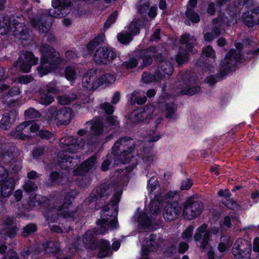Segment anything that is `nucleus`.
Listing matches in <instances>:
<instances>
[{"label":"nucleus","mask_w":259,"mask_h":259,"mask_svg":"<svg viewBox=\"0 0 259 259\" xmlns=\"http://www.w3.org/2000/svg\"><path fill=\"white\" fill-rule=\"evenodd\" d=\"M131 170V168L130 170L125 168V170L122 169L120 172L117 170L115 176L118 177V181L116 184L111 186L102 184L94 189L88 197V201L90 202L100 199L104 200L111 192L114 191L111 203L103 207L101 219L97 222L98 229L96 231L94 230L87 231L82 238L77 240L79 245L83 244L86 248L94 250L98 248V255L99 258L110 255L112 251L109 241L100 240L97 243L95 241L94 235L95 234L103 235L107 229L117 228L118 203L122 194V187L128 182V175Z\"/></svg>","instance_id":"f257e3e1"},{"label":"nucleus","mask_w":259,"mask_h":259,"mask_svg":"<svg viewBox=\"0 0 259 259\" xmlns=\"http://www.w3.org/2000/svg\"><path fill=\"white\" fill-rule=\"evenodd\" d=\"M147 189L151 201L149 204L150 213L156 214L160 208L164 205L163 215L165 220L171 221L176 219L181 212L179 204L171 200L177 195L176 192H169L164 196L157 179L152 177L148 182Z\"/></svg>","instance_id":"f03ea898"},{"label":"nucleus","mask_w":259,"mask_h":259,"mask_svg":"<svg viewBox=\"0 0 259 259\" xmlns=\"http://www.w3.org/2000/svg\"><path fill=\"white\" fill-rule=\"evenodd\" d=\"M135 143L133 139L125 137L117 141L112 148V153L108 155L107 158L103 162L101 169L106 171L113 160L114 165L125 164L132 162L133 167L137 163L133 156Z\"/></svg>","instance_id":"7ed1b4c3"},{"label":"nucleus","mask_w":259,"mask_h":259,"mask_svg":"<svg viewBox=\"0 0 259 259\" xmlns=\"http://www.w3.org/2000/svg\"><path fill=\"white\" fill-rule=\"evenodd\" d=\"M39 50L42 56L40 59V65L37 67V70L39 74L42 76L56 69L63 60L59 53L47 44H42L40 46Z\"/></svg>","instance_id":"20e7f679"},{"label":"nucleus","mask_w":259,"mask_h":259,"mask_svg":"<svg viewBox=\"0 0 259 259\" xmlns=\"http://www.w3.org/2000/svg\"><path fill=\"white\" fill-rule=\"evenodd\" d=\"M174 68L171 63L167 61H162L157 66L154 75L148 72H144L142 80L144 82L150 83L153 81H160L163 78L168 77L173 72Z\"/></svg>","instance_id":"39448f33"},{"label":"nucleus","mask_w":259,"mask_h":259,"mask_svg":"<svg viewBox=\"0 0 259 259\" xmlns=\"http://www.w3.org/2000/svg\"><path fill=\"white\" fill-rule=\"evenodd\" d=\"M196 39L193 36L189 34H185L182 37L180 40L182 45H186V50H183V47H181L179 52L176 56V61L179 65L184 64L188 59L189 53L191 52L194 54L197 52V49L194 45Z\"/></svg>","instance_id":"423d86ee"},{"label":"nucleus","mask_w":259,"mask_h":259,"mask_svg":"<svg viewBox=\"0 0 259 259\" xmlns=\"http://www.w3.org/2000/svg\"><path fill=\"white\" fill-rule=\"evenodd\" d=\"M158 109L152 105L146 106L143 109L135 110L129 115L130 120L133 123L145 121L149 122L155 118Z\"/></svg>","instance_id":"0eeeda50"},{"label":"nucleus","mask_w":259,"mask_h":259,"mask_svg":"<svg viewBox=\"0 0 259 259\" xmlns=\"http://www.w3.org/2000/svg\"><path fill=\"white\" fill-rule=\"evenodd\" d=\"M236 22L233 16L224 17L220 15L219 17L213 20V28L212 33L207 32L204 35V38L206 41L212 40L221 34V28L225 26H230Z\"/></svg>","instance_id":"6e6552de"},{"label":"nucleus","mask_w":259,"mask_h":259,"mask_svg":"<svg viewBox=\"0 0 259 259\" xmlns=\"http://www.w3.org/2000/svg\"><path fill=\"white\" fill-rule=\"evenodd\" d=\"M96 162V157L92 156L73 170L72 172L74 176H81L80 179L78 180V184L80 186L84 187L90 184L91 180L88 177L84 176V174L95 168Z\"/></svg>","instance_id":"1a4fd4ad"},{"label":"nucleus","mask_w":259,"mask_h":259,"mask_svg":"<svg viewBox=\"0 0 259 259\" xmlns=\"http://www.w3.org/2000/svg\"><path fill=\"white\" fill-rule=\"evenodd\" d=\"M118 122L116 117L112 116H108L107 119V123L104 126L102 125V120L99 117H96L91 121L86 122L85 125H90L92 132L96 135H101L107 133L108 128L110 126H117Z\"/></svg>","instance_id":"9d476101"},{"label":"nucleus","mask_w":259,"mask_h":259,"mask_svg":"<svg viewBox=\"0 0 259 259\" xmlns=\"http://www.w3.org/2000/svg\"><path fill=\"white\" fill-rule=\"evenodd\" d=\"M160 138V134L153 130L146 134L145 142L149 143V147H144L140 154V156L145 164H149L154 160L155 156L151 151V148L153 146L152 143L157 141Z\"/></svg>","instance_id":"9b49d317"},{"label":"nucleus","mask_w":259,"mask_h":259,"mask_svg":"<svg viewBox=\"0 0 259 259\" xmlns=\"http://www.w3.org/2000/svg\"><path fill=\"white\" fill-rule=\"evenodd\" d=\"M219 233V230L215 228L208 230L207 225L204 224L196 229L194 239L198 242V245L202 249H205L208 245L210 235L211 234L217 236Z\"/></svg>","instance_id":"f8f14e48"},{"label":"nucleus","mask_w":259,"mask_h":259,"mask_svg":"<svg viewBox=\"0 0 259 259\" xmlns=\"http://www.w3.org/2000/svg\"><path fill=\"white\" fill-rule=\"evenodd\" d=\"M0 226V235L3 234L11 239L17 236L19 229L17 226L16 218L9 215L4 217L2 219Z\"/></svg>","instance_id":"ddd939ff"},{"label":"nucleus","mask_w":259,"mask_h":259,"mask_svg":"<svg viewBox=\"0 0 259 259\" xmlns=\"http://www.w3.org/2000/svg\"><path fill=\"white\" fill-rule=\"evenodd\" d=\"M68 140L69 143L66 144V170L67 169L69 171L74 167V164H76L78 160L77 158L68 156L67 153H75L83 146V143L81 141L78 142V140L71 137H69Z\"/></svg>","instance_id":"4468645a"},{"label":"nucleus","mask_w":259,"mask_h":259,"mask_svg":"<svg viewBox=\"0 0 259 259\" xmlns=\"http://www.w3.org/2000/svg\"><path fill=\"white\" fill-rule=\"evenodd\" d=\"M250 243L246 240L237 239L234 244L232 252L236 259H250Z\"/></svg>","instance_id":"2eb2a0df"},{"label":"nucleus","mask_w":259,"mask_h":259,"mask_svg":"<svg viewBox=\"0 0 259 259\" xmlns=\"http://www.w3.org/2000/svg\"><path fill=\"white\" fill-rule=\"evenodd\" d=\"M38 61V58H36L32 52L26 51L22 53L14 65L17 67H19L22 72L27 73L30 71L32 66L37 64Z\"/></svg>","instance_id":"dca6fc26"},{"label":"nucleus","mask_w":259,"mask_h":259,"mask_svg":"<svg viewBox=\"0 0 259 259\" xmlns=\"http://www.w3.org/2000/svg\"><path fill=\"white\" fill-rule=\"evenodd\" d=\"M30 23L34 28L38 29L40 33H46L51 28L53 18L47 13H41L31 19Z\"/></svg>","instance_id":"f3484780"},{"label":"nucleus","mask_w":259,"mask_h":259,"mask_svg":"<svg viewBox=\"0 0 259 259\" xmlns=\"http://www.w3.org/2000/svg\"><path fill=\"white\" fill-rule=\"evenodd\" d=\"M163 239L152 234L149 240H145L142 243V255L140 259H151L148 254L149 251H156L163 243Z\"/></svg>","instance_id":"a211bd4d"},{"label":"nucleus","mask_w":259,"mask_h":259,"mask_svg":"<svg viewBox=\"0 0 259 259\" xmlns=\"http://www.w3.org/2000/svg\"><path fill=\"white\" fill-rule=\"evenodd\" d=\"M93 58L97 64H109L116 59V55L112 49L100 47L96 51Z\"/></svg>","instance_id":"6ab92c4d"},{"label":"nucleus","mask_w":259,"mask_h":259,"mask_svg":"<svg viewBox=\"0 0 259 259\" xmlns=\"http://www.w3.org/2000/svg\"><path fill=\"white\" fill-rule=\"evenodd\" d=\"M202 210V204L201 202L188 200L185 203L183 214L185 219L191 220L198 217Z\"/></svg>","instance_id":"aec40b11"},{"label":"nucleus","mask_w":259,"mask_h":259,"mask_svg":"<svg viewBox=\"0 0 259 259\" xmlns=\"http://www.w3.org/2000/svg\"><path fill=\"white\" fill-rule=\"evenodd\" d=\"M174 99V97L169 95H162L159 99V107L164 106L165 117L170 120H174L176 118L175 111L177 106L173 102Z\"/></svg>","instance_id":"412c9836"},{"label":"nucleus","mask_w":259,"mask_h":259,"mask_svg":"<svg viewBox=\"0 0 259 259\" xmlns=\"http://www.w3.org/2000/svg\"><path fill=\"white\" fill-rule=\"evenodd\" d=\"M240 52L236 50H231L226 56L225 59L221 62V67L225 72L233 70L234 68L240 61Z\"/></svg>","instance_id":"4be33fe9"},{"label":"nucleus","mask_w":259,"mask_h":259,"mask_svg":"<svg viewBox=\"0 0 259 259\" xmlns=\"http://www.w3.org/2000/svg\"><path fill=\"white\" fill-rule=\"evenodd\" d=\"M12 32V35L15 37L23 40L29 38V31L24 24L18 21H13L11 24L9 32Z\"/></svg>","instance_id":"5701e85b"},{"label":"nucleus","mask_w":259,"mask_h":259,"mask_svg":"<svg viewBox=\"0 0 259 259\" xmlns=\"http://www.w3.org/2000/svg\"><path fill=\"white\" fill-rule=\"evenodd\" d=\"M182 84L180 91L182 94L193 95L200 91V88L196 84V80L193 78H190L188 80H184Z\"/></svg>","instance_id":"b1692460"},{"label":"nucleus","mask_w":259,"mask_h":259,"mask_svg":"<svg viewBox=\"0 0 259 259\" xmlns=\"http://www.w3.org/2000/svg\"><path fill=\"white\" fill-rule=\"evenodd\" d=\"M11 135L16 139L22 140H27L30 138L29 129L28 128V123L27 122H24L22 124L18 125L15 130L11 132Z\"/></svg>","instance_id":"393cba45"},{"label":"nucleus","mask_w":259,"mask_h":259,"mask_svg":"<svg viewBox=\"0 0 259 259\" xmlns=\"http://www.w3.org/2000/svg\"><path fill=\"white\" fill-rule=\"evenodd\" d=\"M52 5L53 8L49 12V15L53 18H63L65 9V0H52Z\"/></svg>","instance_id":"a878e982"},{"label":"nucleus","mask_w":259,"mask_h":259,"mask_svg":"<svg viewBox=\"0 0 259 259\" xmlns=\"http://www.w3.org/2000/svg\"><path fill=\"white\" fill-rule=\"evenodd\" d=\"M95 71L91 70L83 75L82 79V84L83 88L90 90L99 86L98 78L95 80Z\"/></svg>","instance_id":"bb28decb"},{"label":"nucleus","mask_w":259,"mask_h":259,"mask_svg":"<svg viewBox=\"0 0 259 259\" xmlns=\"http://www.w3.org/2000/svg\"><path fill=\"white\" fill-rule=\"evenodd\" d=\"M15 183L14 179L9 178L0 183L1 191L0 196L3 198H8L11 195L12 191L15 187Z\"/></svg>","instance_id":"cd10ccee"},{"label":"nucleus","mask_w":259,"mask_h":259,"mask_svg":"<svg viewBox=\"0 0 259 259\" xmlns=\"http://www.w3.org/2000/svg\"><path fill=\"white\" fill-rule=\"evenodd\" d=\"M242 18L244 23L249 27L259 25V8L254 9L251 15L249 13H244Z\"/></svg>","instance_id":"c85d7f7f"},{"label":"nucleus","mask_w":259,"mask_h":259,"mask_svg":"<svg viewBox=\"0 0 259 259\" xmlns=\"http://www.w3.org/2000/svg\"><path fill=\"white\" fill-rule=\"evenodd\" d=\"M17 116V112L15 109L10 110L4 114L1 121V126L4 130L9 128L15 122Z\"/></svg>","instance_id":"c756f323"},{"label":"nucleus","mask_w":259,"mask_h":259,"mask_svg":"<svg viewBox=\"0 0 259 259\" xmlns=\"http://www.w3.org/2000/svg\"><path fill=\"white\" fill-rule=\"evenodd\" d=\"M135 218L137 219V221L139 222V227L141 228L150 230L155 229L151 220L146 213H142L138 216L136 214Z\"/></svg>","instance_id":"7c9ffc66"},{"label":"nucleus","mask_w":259,"mask_h":259,"mask_svg":"<svg viewBox=\"0 0 259 259\" xmlns=\"http://www.w3.org/2000/svg\"><path fill=\"white\" fill-rule=\"evenodd\" d=\"M0 161L1 164L11 166L17 161L16 154L9 150L2 152L0 153Z\"/></svg>","instance_id":"2f4dec72"},{"label":"nucleus","mask_w":259,"mask_h":259,"mask_svg":"<svg viewBox=\"0 0 259 259\" xmlns=\"http://www.w3.org/2000/svg\"><path fill=\"white\" fill-rule=\"evenodd\" d=\"M144 26V23L142 20H134L128 25L125 27V30L131 33L133 36L138 35L141 28Z\"/></svg>","instance_id":"473e14b6"},{"label":"nucleus","mask_w":259,"mask_h":259,"mask_svg":"<svg viewBox=\"0 0 259 259\" xmlns=\"http://www.w3.org/2000/svg\"><path fill=\"white\" fill-rule=\"evenodd\" d=\"M156 51L155 48L152 47L146 50H142L140 52V56L145 65L151 64L152 58L156 56Z\"/></svg>","instance_id":"72a5a7b5"},{"label":"nucleus","mask_w":259,"mask_h":259,"mask_svg":"<svg viewBox=\"0 0 259 259\" xmlns=\"http://www.w3.org/2000/svg\"><path fill=\"white\" fill-rule=\"evenodd\" d=\"M119 62L114 64L117 72H121L124 68L131 69L135 67L138 64V60L133 58H131L128 61L125 62H122L120 59H118Z\"/></svg>","instance_id":"f704fd0d"},{"label":"nucleus","mask_w":259,"mask_h":259,"mask_svg":"<svg viewBox=\"0 0 259 259\" xmlns=\"http://www.w3.org/2000/svg\"><path fill=\"white\" fill-rule=\"evenodd\" d=\"M54 101V97L40 88L38 92V102L46 106H48Z\"/></svg>","instance_id":"c9c22d12"},{"label":"nucleus","mask_w":259,"mask_h":259,"mask_svg":"<svg viewBox=\"0 0 259 259\" xmlns=\"http://www.w3.org/2000/svg\"><path fill=\"white\" fill-rule=\"evenodd\" d=\"M9 16L0 13V34L5 35L9 32L11 24Z\"/></svg>","instance_id":"e433bc0d"},{"label":"nucleus","mask_w":259,"mask_h":259,"mask_svg":"<svg viewBox=\"0 0 259 259\" xmlns=\"http://www.w3.org/2000/svg\"><path fill=\"white\" fill-rule=\"evenodd\" d=\"M37 230V226L35 224L29 223L22 229L21 235L24 238L32 236Z\"/></svg>","instance_id":"4c0bfd02"},{"label":"nucleus","mask_w":259,"mask_h":259,"mask_svg":"<svg viewBox=\"0 0 259 259\" xmlns=\"http://www.w3.org/2000/svg\"><path fill=\"white\" fill-rule=\"evenodd\" d=\"M147 100L146 97L143 93L138 91H135L131 94L130 102L131 104L137 103L139 105L144 104Z\"/></svg>","instance_id":"58836bf2"},{"label":"nucleus","mask_w":259,"mask_h":259,"mask_svg":"<svg viewBox=\"0 0 259 259\" xmlns=\"http://www.w3.org/2000/svg\"><path fill=\"white\" fill-rule=\"evenodd\" d=\"M248 202V204H247L245 202H244L243 203L238 204L235 201L232 200V199H226L223 202L224 204L228 208L232 209H237L241 208L243 209L248 208L249 206L250 207L252 206V204H250L249 202Z\"/></svg>","instance_id":"ea45409f"},{"label":"nucleus","mask_w":259,"mask_h":259,"mask_svg":"<svg viewBox=\"0 0 259 259\" xmlns=\"http://www.w3.org/2000/svg\"><path fill=\"white\" fill-rule=\"evenodd\" d=\"M116 80V76L111 73H104L98 78L99 86L103 84L113 83Z\"/></svg>","instance_id":"a19ab883"},{"label":"nucleus","mask_w":259,"mask_h":259,"mask_svg":"<svg viewBox=\"0 0 259 259\" xmlns=\"http://www.w3.org/2000/svg\"><path fill=\"white\" fill-rule=\"evenodd\" d=\"M134 36L131 33L127 32L125 28L117 34L118 41L122 44L127 45L132 40Z\"/></svg>","instance_id":"79ce46f5"},{"label":"nucleus","mask_w":259,"mask_h":259,"mask_svg":"<svg viewBox=\"0 0 259 259\" xmlns=\"http://www.w3.org/2000/svg\"><path fill=\"white\" fill-rule=\"evenodd\" d=\"M77 76V71L75 65L69 66L66 67V79L71 83L74 81Z\"/></svg>","instance_id":"37998d69"},{"label":"nucleus","mask_w":259,"mask_h":259,"mask_svg":"<svg viewBox=\"0 0 259 259\" xmlns=\"http://www.w3.org/2000/svg\"><path fill=\"white\" fill-rule=\"evenodd\" d=\"M59 244L57 242L49 241L44 245V250L46 253L56 252L59 250Z\"/></svg>","instance_id":"c03bdc74"},{"label":"nucleus","mask_w":259,"mask_h":259,"mask_svg":"<svg viewBox=\"0 0 259 259\" xmlns=\"http://www.w3.org/2000/svg\"><path fill=\"white\" fill-rule=\"evenodd\" d=\"M187 19L192 23H198L200 21L199 15L195 13L191 8H188L186 12Z\"/></svg>","instance_id":"a18cd8bd"},{"label":"nucleus","mask_w":259,"mask_h":259,"mask_svg":"<svg viewBox=\"0 0 259 259\" xmlns=\"http://www.w3.org/2000/svg\"><path fill=\"white\" fill-rule=\"evenodd\" d=\"M65 107L62 108L57 111L55 120H56V124L58 125H63L65 122Z\"/></svg>","instance_id":"49530a36"},{"label":"nucleus","mask_w":259,"mask_h":259,"mask_svg":"<svg viewBox=\"0 0 259 259\" xmlns=\"http://www.w3.org/2000/svg\"><path fill=\"white\" fill-rule=\"evenodd\" d=\"M41 88L48 93L57 94L59 93V89L54 82H51L48 84L43 85Z\"/></svg>","instance_id":"de8ad7c7"},{"label":"nucleus","mask_w":259,"mask_h":259,"mask_svg":"<svg viewBox=\"0 0 259 259\" xmlns=\"http://www.w3.org/2000/svg\"><path fill=\"white\" fill-rule=\"evenodd\" d=\"M23 189L28 193L36 191L37 189V185L31 180H27L23 186Z\"/></svg>","instance_id":"09e8293b"},{"label":"nucleus","mask_w":259,"mask_h":259,"mask_svg":"<svg viewBox=\"0 0 259 259\" xmlns=\"http://www.w3.org/2000/svg\"><path fill=\"white\" fill-rule=\"evenodd\" d=\"M202 54L207 58H214L215 54L214 50L211 46H207L202 50Z\"/></svg>","instance_id":"8fccbe9b"},{"label":"nucleus","mask_w":259,"mask_h":259,"mask_svg":"<svg viewBox=\"0 0 259 259\" xmlns=\"http://www.w3.org/2000/svg\"><path fill=\"white\" fill-rule=\"evenodd\" d=\"M39 136L41 139L47 140H51L52 139H53V140H55V135L51 132L46 130H40L39 132Z\"/></svg>","instance_id":"3c124183"},{"label":"nucleus","mask_w":259,"mask_h":259,"mask_svg":"<svg viewBox=\"0 0 259 259\" xmlns=\"http://www.w3.org/2000/svg\"><path fill=\"white\" fill-rule=\"evenodd\" d=\"M25 116L28 118H35L40 116L39 112L34 108H30L25 111Z\"/></svg>","instance_id":"603ef678"},{"label":"nucleus","mask_w":259,"mask_h":259,"mask_svg":"<svg viewBox=\"0 0 259 259\" xmlns=\"http://www.w3.org/2000/svg\"><path fill=\"white\" fill-rule=\"evenodd\" d=\"M194 227L192 226H188L183 232L182 237L184 240H189L192 238Z\"/></svg>","instance_id":"864d4df0"},{"label":"nucleus","mask_w":259,"mask_h":259,"mask_svg":"<svg viewBox=\"0 0 259 259\" xmlns=\"http://www.w3.org/2000/svg\"><path fill=\"white\" fill-rule=\"evenodd\" d=\"M50 179L53 183L57 182L58 183L63 181V177L57 171H53L50 175Z\"/></svg>","instance_id":"5fc2aeb1"},{"label":"nucleus","mask_w":259,"mask_h":259,"mask_svg":"<svg viewBox=\"0 0 259 259\" xmlns=\"http://www.w3.org/2000/svg\"><path fill=\"white\" fill-rule=\"evenodd\" d=\"M117 12L114 11V12H113L104 23V27L106 29L108 28L111 26V24H113L115 22L117 18Z\"/></svg>","instance_id":"6e6d98bb"},{"label":"nucleus","mask_w":259,"mask_h":259,"mask_svg":"<svg viewBox=\"0 0 259 259\" xmlns=\"http://www.w3.org/2000/svg\"><path fill=\"white\" fill-rule=\"evenodd\" d=\"M57 109L56 107L51 106L46 110L47 113V118L49 120H52L53 119H55V117L57 112Z\"/></svg>","instance_id":"4d7b16f0"},{"label":"nucleus","mask_w":259,"mask_h":259,"mask_svg":"<svg viewBox=\"0 0 259 259\" xmlns=\"http://www.w3.org/2000/svg\"><path fill=\"white\" fill-rule=\"evenodd\" d=\"M45 147L44 146H36L32 151V156L34 158H37L40 156L44 153Z\"/></svg>","instance_id":"13d9d810"},{"label":"nucleus","mask_w":259,"mask_h":259,"mask_svg":"<svg viewBox=\"0 0 259 259\" xmlns=\"http://www.w3.org/2000/svg\"><path fill=\"white\" fill-rule=\"evenodd\" d=\"M77 195V192L75 190H70L66 194V204L68 205L71 203V200H73Z\"/></svg>","instance_id":"bf43d9fd"},{"label":"nucleus","mask_w":259,"mask_h":259,"mask_svg":"<svg viewBox=\"0 0 259 259\" xmlns=\"http://www.w3.org/2000/svg\"><path fill=\"white\" fill-rule=\"evenodd\" d=\"M9 176V171L6 167L0 165V183L6 180Z\"/></svg>","instance_id":"052dcab7"},{"label":"nucleus","mask_w":259,"mask_h":259,"mask_svg":"<svg viewBox=\"0 0 259 259\" xmlns=\"http://www.w3.org/2000/svg\"><path fill=\"white\" fill-rule=\"evenodd\" d=\"M33 80V78L31 75H22L18 78V81L22 84H27Z\"/></svg>","instance_id":"680f3d73"},{"label":"nucleus","mask_w":259,"mask_h":259,"mask_svg":"<svg viewBox=\"0 0 259 259\" xmlns=\"http://www.w3.org/2000/svg\"><path fill=\"white\" fill-rule=\"evenodd\" d=\"M34 246L30 245L29 247H27L24 248L21 252V254L24 257H27L28 256L31 255L34 251Z\"/></svg>","instance_id":"e2e57ef3"},{"label":"nucleus","mask_w":259,"mask_h":259,"mask_svg":"<svg viewBox=\"0 0 259 259\" xmlns=\"http://www.w3.org/2000/svg\"><path fill=\"white\" fill-rule=\"evenodd\" d=\"M66 124L70 123L71 120L74 118V114L72 110L69 107H66Z\"/></svg>","instance_id":"0e129e2a"},{"label":"nucleus","mask_w":259,"mask_h":259,"mask_svg":"<svg viewBox=\"0 0 259 259\" xmlns=\"http://www.w3.org/2000/svg\"><path fill=\"white\" fill-rule=\"evenodd\" d=\"M101 107L108 115L112 114L114 111L113 107L112 105H111L109 103H104L101 104Z\"/></svg>","instance_id":"69168bd1"},{"label":"nucleus","mask_w":259,"mask_h":259,"mask_svg":"<svg viewBox=\"0 0 259 259\" xmlns=\"http://www.w3.org/2000/svg\"><path fill=\"white\" fill-rule=\"evenodd\" d=\"M20 93V90L18 87H14L8 92V93L4 96V99L6 98L7 97H14L19 95Z\"/></svg>","instance_id":"338daca9"},{"label":"nucleus","mask_w":259,"mask_h":259,"mask_svg":"<svg viewBox=\"0 0 259 259\" xmlns=\"http://www.w3.org/2000/svg\"><path fill=\"white\" fill-rule=\"evenodd\" d=\"M192 184L193 183L192 181L189 179H187L185 181L182 182L181 187V189L188 190L192 187Z\"/></svg>","instance_id":"774afa93"}]
</instances>
